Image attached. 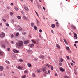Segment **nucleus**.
Masks as SVG:
<instances>
[{"label": "nucleus", "instance_id": "nucleus-1", "mask_svg": "<svg viewBox=\"0 0 78 78\" xmlns=\"http://www.w3.org/2000/svg\"><path fill=\"white\" fill-rule=\"evenodd\" d=\"M23 45V42L22 41H20L19 43H16L15 46L16 47L20 48V47Z\"/></svg>", "mask_w": 78, "mask_h": 78}, {"label": "nucleus", "instance_id": "nucleus-2", "mask_svg": "<svg viewBox=\"0 0 78 78\" xmlns=\"http://www.w3.org/2000/svg\"><path fill=\"white\" fill-rule=\"evenodd\" d=\"M13 51L14 52V53H18L19 51L16 49H14L13 50Z\"/></svg>", "mask_w": 78, "mask_h": 78}, {"label": "nucleus", "instance_id": "nucleus-3", "mask_svg": "<svg viewBox=\"0 0 78 78\" xmlns=\"http://www.w3.org/2000/svg\"><path fill=\"white\" fill-rule=\"evenodd\" d=\"M24 9H25V10H26V11H29V9H28V7L26 6H24Z\"/></svg>", "mask_w": 78, "mask_h": 78}, {"label": "nucleus", "instance_id": "nucleus-4", "mask_svg": "<svg viewBox=\"0 0 78 78\" xmlns=\"http://www.w3.org/2000/svg\"><path fill=\"white\" fill-rule=\"evenodd\" d=\"M74 36V37L76 38V39H78V36H77V34H76V33H75V32H73Z\"/></svg>", "mask_w": 78, "mask_h": 78}, {"label": "nucleus", "instance_id": "nucleus-5", "mask_svg": "<svg viewBox=\"0 0 78 78\" xmlns=\"http://www.w3.org/2000/svg\"><path fill=\"white\" fill-rule=\"evenodd\" d=\"M4 70L3 67L2 66H0V71H3Z\"/></svg>", "mask_w": 78, "mask_h": 78}, {"label": "nucleus", "instance_id": "nucleus-6", "mask_svg": "<svg viewBox=\"0 0 78 78\" xmlns=\"http://www.w3.org/2000/svg\"><path fill=\"white\" fill-rule=\"evenodd\" d=\"M71 27L73 29V30H75V29H76V27L73 24L71 25Z\"/></svg>", "mask_w": 78, "mask_h": 78}, {"label": "nucleus", "instance_id": "nucleus-7", "mask_svg": "<svg viewBox=\"0 0 78 78\" xmlns=\"http://www.w3.org/2000/svg\"><path fill=\"white\" fill-rule=\"evenodd\" d=\"M34 44H30L28 46L29 47H31V48H32L33 47V46H34Z\"/></svg>", "mask_w": 78, "mask_h": 78}, {"label": "nucleus", "instance_id": "nucleus-8", "mask_svg": "<svg viewBox=\"0 0 78 78\" xmlns=\"http://www.w3.org/2000/svg\"><path fill=\"white\" fill-rule=\"evenodd\" d=\"M1 36H2V37H5V33L2 32L1 33Z\"/></svg>", "mask_w": 78, "mask_h": 78}, {"label": "nucleus", "instance_id": "nucleus-9", "mask_svg": "<svg viewBox=\"0 0 78 78\" xmlns=\"http://www.w3.org/2000/svg\"><path fill=\"white\" fill-rule=\"evenodd\" d=\"M63 40L65 44H66V45H68V43H67V41H66V40L65 39H63Z\"/></svg>", "mask_w": 78, "mask_h": 78}, {"label": "nucleus", "instance_id": "nucleus-10", "mask_svg": "<svg viewBox=\"0 0 78 78\" xmlns=\"http://www.w3.org/2000/svg\"><path fill=\"white\" fill-rule=\"evenodd\" d=\"M24 43L25 44H28L29 43V41L28 40L26 41H24Z\"/></svg>", "mask_w": 78, "mask_h": 78}, {"label": "nucleus", "instance_id": "nucleus-11", "mask_svg": "<svg viewBox=\"0 0 78 78\" xmlns=\"http://www.w3.org/2000/svg\"><path fill=\"white\" fill-rule=\"evenodd\" d=\"M60 70L61 72H64V69L62 68H60Z\"/></svg>", "mask_w": 78, "mask_h": 78}, {"label": "nucleus", "instance_id": "nucleus-12", "mask_svg": "<svg viewBox=\"0 0 78 78\" xmlns=\"http://www.w3.org/2000/svg\"><path fill=\"white\" fill-rule=\"evenodd\" d=\"M40 58H42L43 59H44V56H43L42 55H41L39 56Z\"/></svg>", "mask_w": 78, "mask_h": 78}, {"label": "nucleus", "instance_id": "nucleus-13", "mask_svg": "<svg viewBox=\"0 0 78 78\" xmlns=\"http://www.w3.org/2000/svg\"><path fill=\"white\" fill-rule=\"evenodd\" d=\"M1 47L2 48H6V46L5 45L3 44L1 46Z\"/></svg>", "mask_w": 78, "mask_h": 78}, {"label": "nucleus", "instance_id": "nucleus-14", "mask_svg": "<svg viewBox=\"0 0 78 78\" xmlns=\"http://www.w3.org/2000/svg\"><path fill=\"white\" fill-rule=\"evenodd\" d=\"M5 62L6 63L8 64H10V62L8 60H6Z\"/></svg>", "mask_w": 78, "mask_h": 78}, {"label": "nucleus", "instance_id": "nucleus-15", "mask_svg": "<svg viewBox=\"0 0 78 78\" xmlns=\"http://www.w3.org/2000/svg\"><path fill=\"white\" fill-rule=\"evenodd\" d=\"M42 70L43 72H45L46 71V69L44 68H42Z\"/></svg>", "mask_w": 78, "mask_h": 78}, {"label": "nucleus", "instance_id": "nucleus-16", "mask_svg": "<svg viewBox=\"0 0 78 78\" xmlns=\"http://www.w3.org/2000/svg\"><path fill=\"white\" fill-rule=\"evenodd\" d=\"M56 46L58 48H59H59H60V46H59V45L58 44H56Z\"/></svg>", "mask_w": 78, "mask_h": 78}, {"label": "nucleus", "instance_id": "nucleus-17", "mask_svg": "<svg viewBox=\"0 0 78 78\" xmlns=\"http://www.w3.org/2000/svg\"><path fill=\"white\" fill-rule=\"evenodd\" d=\"M46 66L48 67L49 68H50V67H51V65H49L48 64H46Z\"/></svg>", "mask_w": 78, "mask_h": 78}, {"label": "nucleus", "instance_id": "nucleus-18", "mask_svg": "<svg viewBox=\"0 0 78 78\" xmlns=\"http://www.w3.org/2000/svg\"><path fill=\"white\" fill-rule=\"evenodd\" d=\"M51 27L52 28H54L55 27V25L54 24H53L51 25Z\"/></svg>", "mask_w": 78, "mask_h": 78}, {"label": "nucleus", "instance_id": "nucleus-19", "mask_svg": "<svg viewBox=\"0 0 78 78\" xmlns=\"http://www.w3.org/2000/svg\"><path fill=\"white\" fill-rule=\"evenodd\" d=\"M27 65L29 67H31V64L30 63H28Z\"/></svg>", "mask_w": 78, "mask_h": 78}, {"label": "nucleus", "instance_id": "nucleus-20", "mask_svg": "<svg viewBox=\"0 0 78 78\" xmlns=\"http://www.w3.org/2000/svg\"><path fill=\"white\" fill-rule=\"evenodd\" d=\"M3 54V52L2 51H0V56H2V55Z\"/></svg>", "mask_w": 78, "mask_h": 78}, {"label": "nucleus", "instance_id": "nucleus-21", "mask_svg": "<svg viewBox=\"0 0 78 78\" xmlns=\"http://www.w3.org/2000/svg\"><path fill=\"white\" fill-rule=\"evenodd\" d=\"M56 25L57 27H59V23H58V22L56 23Z\"/></svg>", "mask_w": 78, "mask_h": 78}, {"label": "nucleus", "instance_id": "nucleus-22", "mask_svg": "<svg viewBox=\"0 0 78 78\" xmlns=\"http://www.w3.org/2000/svg\"><path fill=\"white\" fill-rule=\"evenodd\" d=\"M31 41H32V42L34 43V44H36V41L34 40H32Z\"/></svg>", "mask_w": 78, "mask_h": 78}, {"label": "nucleus", "instance_id": "nucleus-23", "mask_svg": "<svg viewBox=\"0 0 78 78\" xmlns=\"http://www.w3.org/2000/svg\"><path fill=\"white\" fill-rule=\"evenodd\" d=\"M34 23H31V26L32 27H34Z\"/></svg>", "mask_w": 78, "mask_h": 78}, {"label": "nucleus", "instance_id": "nucleus-24", "mask_svg": "<svg viewBox=\"0 0 78 78\" xmlns=\"http://www.w3.org/2000/svg\"><path fill=\"white\" fill-rule=\"evenodd\" d=\"M14 9L15 10H16V11H18V8L16 7H14Z\"/></svg>", "mask_w": 78, "mask_h": 78}, {"label": "nucleus", "instance_id": "nucleus-25", "mask_svg": "<svg viewBox=\"0 0 78 78\" xmlns=\"http://www.w3.org/2000/svg\"><path fill=\"white\" fill-rule=\"evenodd\" d=\"M19 34H20L19 33L17 32L16 33V36H18L19 35Z\"/></svg>", "mask_w": 78, "mask_h": 78}, {"label": "nucleus", "instance_id": "nucleus-26", "mask_svg": "<svg viewBox=\"0 0 78 78\" xmlns=\"http://www.w3.org/2000/svg\"><path fill=\"white\" fill-rule=\"evenodd\" d=\"M17 68L18 69H19V70H20L21 69H22V67L20 66H19Z\"/></svg>", "mask_w": 78, "mask_h": 78}, {"label": "nucleus", "instance_id": "nucleus-27", "mask_svg": "<svg viewBox=\"0 0 78 78\" xmlns=\"http://www.w3.org/2000/svg\"><path fill=\"white\" fill-rule=\"evenodd\" d=\"M21 78H26V75H24V76H21Z\"/></svg>", "mask_w": 78, "mask_h": 78}, {"label": "nucleus", "instance_id": "nucleus-28", "mask_svg": "<svg viewBox=\"0 0 78 78\" xmlns=\"http://www.w3.org/2000/svg\"><path fill=\"white\" fill-rule=\"evenodd\" d=\"M10 22H11V23H14V20H10Z\"/></svg>", "mask_w": 78, "mask_h": 78}, {"label": "nucleus", "instance_id": "nucleus-29", "mask_svg": "<svg viewBox=\"0 0 78 78\" xmlns=\"http://www.w3.org/2000/svg\"><path fill=\"white\" fill-rule=\"evenodd\" d=\"M24 72L25 73H26V74H27L28 73V71L27 70H25L24 71Z\"/></svg>", "mask_w": 78, "mask_h": 78}, {"label": "nucleus", "instance_id": "nucleus-30", "mask_svg": "<svg viewBox=\"0 0 78 78\" xmlns=\"http://www.w3.org/2000/svg\"><path fill=\"white\" fill-rule=\"evenodd\" d=\"M48 73H47V74H48V75L50 74V71L49 70L48 71Z\"/></svg>", "mask_w": 78, "mask_h": 78}, {"label": "nucleus", "instance_id": "nucleus-31", "mask_svg": "<svg viewBox=\"0 0 78 78\" xmlns=\"http://www.w3.org/2000/svg\"><path fill=\"white\" fill-rule=\"evenodd\" d=\"M37 73H41V70L40 69H38L37 70Z\"/></svg>", "mask_w": 78, "mask_h": 78}, {"label": "nucleus", "instance_id": "nucleus-32", "mask_svg": "<svg viewBox=\"0 0 78 78\" xmlns=\"http://www.w3.org/2000/svg\"><path fill=\"white\" fill-rule=\"evenodd\" d=\"M36 20L37 22V23H38V24H39V23H39V21H38V20H37V19H36Z\"/></svg>", "mask_w": 78, "mask_h": 78}, {"label": "nucleus", "instance_id": "nucleus-33", "mask_svg": "<svg viewBox=\"0 0 78 78\" xmlns=\"http://www.w3.org/2000/svg\"><path fill=\"white\" fill-rule=\"evenodd\" d=\"M19 30L20 31H22V29L21 27L19 29Z\"/></svg>", "mask_w": 78, "mask_h": 78}, {"label": "nucleus", "instance_id": "nucleus-34", "mask_svg": "<svg viewBox=\"0 0 78 78\" xmlns=\"http://www.w3.org/2000/svg\"><path fill=\"white\" fill-rule=\"evenodd\" d=\"M66 50H69V49H70V48L69 47L67 46L66 47Z\"/></svg>", "mask_w": 78, "mask_h": 78}, {"label": "nucleus", "instance_id": "nucleus-35", "mask_svg": "<svg viewBox=\"0 0 78 78\" xmlns=\"http://www.w3.org/2000/svg\"><path fill=\"white\" fill-rule=\"evenodd\" d=\"M23 17L24 19L25 20H27V17H25V16H23Z\"/></svg>", "mask_w": 78, "mask_h": 78}, {"label": "nucleus", "instance_id": "nucleus-36", "mask_svg": "<svg viewBox=\"0 0 78 78\" xmlns=\"http://www.w3.org/2000/svg\"><path fill=\"white\" fill-rule=\"evenodd\" d=\"M74 73L75 74V75L77 74V73H76V70H74Z\"/></svg>", "mask_w": 78, "mask_h": 78}, {"label": "nucleus", "instance_id": "nucleus-37", "mask_svg": "<svg viewBox=\"0 0 78 78\" xmlns=\"http://www.w3.org/2000/svg\"><path fill=\"white\" fill-rule=\"evenodd\" d=\"M21 12L22 14H25V12L23 11H21Z\"/></svg>", "mask_w": 78, "mask_h": 78}, {"label": "nucleus", "instance_id": "nucleus-38", "mask_svg": "<svg viewBox=\"0 0 78 78\" xmlns=\"http://www.w3.org/2000/svg\"><path fill=\"white\" fill-rule=\"evenodd\" d=\"M5 42L6 43H7V45H9V42H8V41H7L6 40L5 41Z\"/></svg>", "mask_w": 78, "mask_h": 78}, {"label": "nucleus", "instance_id": "nucleus-39", "mask_svg": "<svg viewBox=\"0 0 78 78\" xmlns=\"http://www.w3.org/2000/svg\"><path fill=\"white\" fill-rule=\"evenodd\" d=\"M35 12L36 14L37 15V16L38 17H39V14H38L37 13V12H36V11H35Z\"/></svg>", "mask_w": 78, "mask_h": 78}, {"label": "nucleus", "instance_id": "nucleus-40", "mask_svg": "<svg viewBox=\"0 0 78 78\" xmlns=\"http://www.w3.org/2000/svg\"><path fill=\"white\" fill-rule=\"evenodd\" d=\"M34 29L35 30H37V27L36 26H34Z\"/></svg>", "mask_w": 78, "mask_h": 78}, {"label": "nucleus", "instance_id": "nucleus-41", "mask_svg": "<svg viewBox=\"0 0 78 78\" xmlns=\"http://www.w3.org/2000/svg\"><path fill=\"white\" fill-rule=\"evenodd\" d=\"M32 76L34 78H35V77H36V75H35V74L34 73L32 74Z\"/></svg>", "mask_w": 78, "mask_h": 78}, {"label": "nucleus", "instance_id": "nucleus-42", "mask_svg": "<svg viewBox=\"0 0 78 78\" xmlns=\"http://www.w3.org/2000/svg\"><path fill=\"white\" fill-rule=\"evenodd\" d=\"M10 15L12 16V15H13V13H12V12H10Z\"/></svg>", "mask_w": 78, "mask_h": 78}, {"label": "nucleus", "instance_id": "nucleus-43", "mask_svg": "<svg viewBox=\"0 0 78 78\" xmlns=\"http://www.w3.org/2000/svg\"><path fill=\"white\" fill-rule=\"evenodd\" d=\"M18 19H21V17L20 16H18L17 17Z\"/></svg>", "mask_w": 78, "mask_h": 78}, {"label": "nucleus", "instance_id": "nucleus-44", "mask_svg": "<svg viewBox=\"0 0 78 78\" xmlns=\"http://www.w3.org/2000/svg\"><path fill=\"white\" fill-rule=\"evenodd\" d=\"M53 66H51V70H53Z\"/></svg>", "mask_w": 78, "mask_h": 78}, {"label": "nucleus", "instance_id": "nucleus-45", "mask_svg": "<svg viewBox=\"0 0 78 78\" xmlns=\"http://www.w3.org/2000/svg\"><path fill=\"white\" fill-rule=\"evenodd\" d=\"M59 66H62V63H59Z\"/></svg>", "mask_w": 78, "mask_h": 78}, {"label": "nucleus", "instance_id": "nucleus-46", "mask_svg": "<svg viewBox=\"0 0 78 78\" xmlns=\"http://www.w3.org/2000/svg\"><path fill=\"white\" fill-rule=\"evenodd\" d=\"M31 50H28L27 51V52H28V53H30V52H31Z\"/></svg>", "mask_w": 78, "mask_h": 78}, {"label": "nucleus", "instance_id": "nucleus-47", "mask_svg": "<svg viewBox=\"0 0 78 78\" xmlns=\"http://www.w3.org/2000/svg\"><path fill=\"white\" fill-rule=\"evenodd\" d=\"M22 34L23 35H25V34H26V33L25 32H23L22 33Z\"/></svg>", "mask_w": 78, "mask_h": 78}, {"label": "nucleus", "instance_id": "nucleus-48", "mask_svg": "<svg viewBox=\"0 0 78 78\" xmlns=\"http://www.w3.org/2000/svg\"><path fill=\"white\" fill-rule=\"evenodd\" d=\"M7 50V51H9V50H10V48H8Z\"/></svg>", "mask_w": 78, "mask_h": 78}, {"label": "nucleus", "instance_id": "nucleus-49", "mask_svg": "<svg viewBox=\"0 0 78 78\" xmlns=\"http://www.w3.org/2000/svg\"><path fill=\"white\" fill-rule=\"evenodd\" d=\"M11 38H13L14 37V35L12 34L11 35Z\"/></svg>", "mask_w": 78, "mask_h": 78}, {"label": "nucleus", "instance_id": "nucleus-50", "mask_svg": "<svg viewBox=\"0 0 78 78\" xmlns=\"http://www.w3.org/2000/svg\"><path fill=\"white\" fill-rule=\"evenodd\" d=\"M39 32L40 33H41V32H42V30L41 29H40L39 30Z\"/></svg>", "mask_w": 78, "mask_h": 78}, {"label": "nucleus", "instance_id": "nucleus-51", "mask_svg": "<svg viewBox=\"0 0 78 78\" xmlns=\"http://www.w3.org/2000/svg\"><path fill=\"white\" fill-rule=\"evenodd\" d=\"M60 60L61 62H62V61H63V59L62 58H60Z\"/></svg>", "mask_w": 78, "mask_h": 78}, {"label": "nucleus", "instance_id": "nucleus-52", "mask_svg": "<svg viewBox=\"0 0 78 78\" xmlns=\"http://www.w3.org/2000/svg\"><path fill=\"white\" fill-rule=\"evenodd\" d=\"M19 61L20 62H23V60H22V59H20Z\"/></svg>", "mask_w": 78, "mask_h": 78}, {"label": "nucleus", "instance_id": "nucleus-53", "mask_svg": "<svg viewBox=\"0 0 78 78\" xmlns=\"http://www.w3.org/2000/svg\"><path fill=\"white\" fill-rule=\"evenodd\" d=\"M4 22H6V20L5 19H3L2 20Z\"/></svg>", "mask_w": 78, "mask_h": 78}, {"label": "nucleus", "instance_id": "nucleus-54", "mask_svg": "<svg viewBox=\"0 0 78 78\" xmlns=\"http://www.w3.org/2000/svg\"><path fill=\"white\" fill-rule=\"evenodd\" d=\"M55 76H57V73H55Z\"/></svg>", "mask_w": 78, "mask_h": 78}, {"label": "nucleus", "instance_id": "nucleus-55", "mask_svg": "<svg viewBox=\"0 0 78 78\" xmlns=\"http://www.w3.org/2000/svg\"><path fill=\"white\" fill-rule=\"evenodd\" d=\"M66 57H67V59H69V57L68 56H66Z\"/></svg>", "mask_w": 78, "mask_h": 78}, {"label": "nucleus", "instance_id": "nucleus-56", "mask_svg": "<svg viewBox=\"0 0 78 78\" xmlns=\"http://www.w3.org/2000/svg\"><path fill=\"white\" fill-rule=\"evenodd\" d=\"M17 28H20V25H18L17 26Z\"/></svg>", "mask_w": 78, "mask_h": 78}, {"label": "nucleus", "instance_id": "nucleus-57", "mask_svg": "<svg viewBox=\"0 0 78 78\" xmlns=\"http://www.w3.org/2000/svg\"><path fill=\"white\" fill-rule=\"evenodd\" d=\"M2 23H0V26L2 27Z\"/></svg>", "mask_w": 78, "mask_h": 78}, {"label": "nucleus", "instance_id": "nucleus-58", "mask_svg": "<svg viewBox=\"0 0 78 78\" xmlns=\"http://www.w3.org/2000/svg\"><path fill=\"white\" fill-rule=\"evenodd\" d=\"M36 24H37V26H38V27H39V23H36Z\"/></svg>", "mask_w": 78, "mask_h": 78}, {"label": "nucleus", "instance_id": "nucleus-59", "mask_svg": "<svg viewBox=\"0 0 78 78\" xmlns=\"http://www.w3.org/2000/svg\"><path fill=\"white\" fill-rule=\"evenodd\" d=\"M6 25L7 27H9V24H8V23H7L6 24Z\"/></svg>", "mask_w": 78, "mask_h": 78}, {"label": "nucleus", "instance_id": "nucleus-60", "mask_svg": "<svg viewBox=\"0 0 78 78\" xmlns=\"http://www.w3.org/2000/svg\"><path fill=\"white\" fill-rule=\"evenodd\" d=\"M43 9H44V10H45V7H43Z\"/></svg>", "mask_w": 78, "mask_h": 78}, {"label": "nucleus", "instance_id": "nucleus-61", "mask_svg": "<svg viewBox=\"0 0 78 78\" xmlns=\"http://www.w3.org/2000/svg\"><path fill=\"white\" fill-rule=\"evenodd\" d=\"M78 43V41H76L75 42V44H76V43Z\"/></svg>", "mask_w": 78, "mask_h": 78}, {"label": "nucleus", "instance_id": "nucleus-62", "mask_svg": "<svg viewBox=\"0 0 78 78\" xmlns=\"http://www.w3.org/2000/svg\"><path fill=\"white\" fill-rule=\"evenodd\" d=\"M7 8L8 9H10V8H9V7H7Z\"/></svg>", "mask_w": 78, "mask_h": 78}, {"label": "nucleus", "instance_id": "nucleus-63", "mask_svg": "<svg viewBox=\"0 0 78 78\" xmlns=\"http://www.w3.org/2000/svg\"><path fill=\"white\" fill-rule=\"evenodd\" d=\"M69 53H72V51H71V50L69 51Z\"/></svg>", "mask_w": 78, "mask_h": 78}, {"label": "nucleus", "instance_id": "nucleus-64", "mask_svg": "<svg viewBox=\"0 0 78 78\" xmlns=\"http://www.w3.org/2000/svg\"><path fill=\"white\" fill-rule=\"evenodd\" d=\"M11 44H14V41H12Z\"/></svg>", "mask_w": 78, "mask_h": 78}]
</instances>
